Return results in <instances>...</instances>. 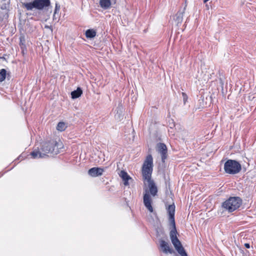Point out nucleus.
Returning <instances> with one entry per match:
<instances>
[{
    "mask_svg": "<svg viewBox=\"0 0 256 256\" xmlns=\"http://www.w3.org/2000/svg\"><path fill=\"white\" fill-rule=\"evenodd\" d=\"M153 158L151 154H148L144 161L142 166V175L143 179L148 182L149 192L153 196L158 193V188L154 181L152 180L153 170Z\"/></svg>",
    "mask_w": 256,
    "mask_h": 256,
    "instance_id": "f257e3e1",
    "label": "nucleus"
},
{
    "mask_svg": "<svg viewBox=\"0 0 256 256\" xmlns=\"http://www.w3.org/2000/svg\"><path fill=\"white\" fill-rule=\"evenodd\" d=\"M242 202L238 196L230 197L222 203V206L229 212H232L240 206Z\"/></svg>",
    "mask_w": 256,
    "mask_h": 256,
    "instance_id": "f03ea898",
    "label": "nucleus"
},
{
    "mask_svg": "<svg viewBox=\"0 0 256 256\" xmlns=\"http://www.w3.org/2000/svg\"><path fill=\"white\" fill-rule=\"evenodd\" d=\"M167 212L169 216V222L170 224L172 227V230L170 232V238L172 240H176L178 239L176 234L177 230L176 226L175 220H174V214H175V205L174 204H170L166 208Z\"/></svg>",
    "mask_w": 256,
    "mask_h": 256,
    "instance_id": "7ed1b4c3",
    "label": "nucleus"
},
{
    "mask_svg": "<svg viewBox=\"0 0 256 256\" xmlns=\"http://www.w3.org/2000/svg\"><path fill=\"white\" fill-rule=\"evenodd\" d=\"M224 170L226 174H234L241 170L242 166L236 160H228L224 163Z\"/></svg>",
    "mask_w": 256,
    "mask_h": 256,
    "instance_id": "20e7f679",
    "label": "nucleus"
},
{
    "mask_svg": "<svg viewBox=\"0 0 256 256\" xmlns=\"http://www.w3.org/2000/svg\"><path fill=\"white\" fill-rule=\"evenodd\" d=\"M58 146V144L56 141L52 140L44 143L41 148V150L44 156L49 153L57 154L59 153Z\"/></svg>",
    "mask_w": 256,
    "mask_h": 256,
    "instance_id": "39448f33",
    "label": "nucleus"
},
{
    "mask_svg": "<svg viewBox=\"0 0 256 256\" xmlns=\"http://www.w3.org/2000/svg\"><path fill=\"white\" fill-rule=\"evenodd\" d=\"M156 149L161 155L162 162H164L168 157V149L166 145L164 143L159 142L156 144Z\"/></svg>",
    "mask_w": 256,
    "mask_h": 256,
    "instance_id": "423d86ee",
    "label": "nucleus"
},
{
    "mask_svg": "<svg viewBox=\"0 0 256 256\" xmlns=\"http://www.w3.org/2000/svg\"><path fill=\"white\" fill-rule=\"evenodd\" d=\"M172 242L173 244L175 249L181 256H188L184 248L182 246L180 242L178 239H177L176 240H172Z\"/></svg>",
    "mask_w": 256,
    "mask_h": 256,
    "instance_id": "0eeeda50",
    "label": "nucleus"
},
{
    "mask_svg": "<svg viewBox=\"0 0 256 256\" xmlns=\"http://www.w3.org/2000/svg\"><path fill=\"white\" fill-rule=\"evenodd\" d=\"M152 200L148 192L144 194V206L151 212H153V208L152 206Z\"/></svg>",
    "mask_w": 256,
    "mask_h": 256,
    "instance_id": "6e6552de",
    "label": "nucleus"
},
{
    "mask_svg": "<svg viewBox=\"0 0 256 256\" xmlns=\"http://www.w3.org/2000/svg\"><path fill=\"white\" fill-rule=\"evenodd\" d=\"M104 170L100 168L94 167L88 171V174L92 177H96L102 174Z\"/></svg>",
    "mask_w": 256,
    "mask_h": 256,
    "instance_id": "1a4fd4ad",
    "label": "nucleus"
},
{
    "mask_svg": "<svg viewBox=\"0 0 256 256\" xmlns=\"http://www.w3.org/2000/svg\"><path fill=\"white\" fill-rule=\"evenodd\" d=\"M38 10H42L44 8L48 7L50 4V0H35Z\"/></svg>",
    "mask_w": 256,
    "mask_h": 256,
    "instance_id": "9d476101",
    "label": "nucleus"
},
{
    "mask_svg": "<svg viewBox=\"0 0 256 256\" xmlns=\"http://www.w3.org/2000/svg\"><path fill=\"white\" fill-rule=\"evenodd\" d=\"M160 246L162 249V252L165 253L172 254V250L170 248L168 244L164 240H160Z\"/></svg>",
    "mask_w": 256,
    "mask_h": 256,
    "instance_id": "9b49d317",
    "label": "nucleus"
},
{
    "mask_svg": "<svg viewBox=\"0 0 256 256\" xmlns=\"http://www.w3.org/2000/svg\"><path fill=\"white\" fill-rule=\"evenodd\" d=\"M22 5L27 10H32L34 8L38 10V6L35 0L30 2H23Z\"/></svg>",
    "mask_w": 256,
    "mask_h": 256,
    "instance_id": "f8f14e48",
    "label": "nucleus"
},
{
    "mask_svg": "<svg viewBox=\"0 0 256 256\" xmlns=\"http://www.w3.org/2000/svg\"><path fill=\"white\" fill-rule=\"evenodd\" d=\"M184 9L182 11L179 10L176 14L174 20L176 22V24L178 26L179 24H181L183 20L184 14Z\"/></svg>",
    "mask_w": 256,
    "mask_h": 256,
    "instance_id": "ddd939ff",
    "label": "nucleus"
},
{
    "mask_svg": "<svg viewBox=\"0 0 256 256\" xmlns=\"http://www.w3.org/2000/svg\"><path fill=\"white\" fill-rule=\"evenodd\" d=\"M99 4L100 7L104 10L109 8L112 4L110 0H100Z\"/></svg>",
    "mask_w": 256,
    "mask_h": 256,
    "instance_id": "4468645a",
    "label": "nucleus"
},
{
    "mask_svg": "<svg viewBox=\"0 0 256 256\" xmlns=\"http://www.w3.org/2000/svg\"><path fill=\"white\" fill-rule=\"evenodd\" d=\"M120 177L122 178V180L124 181V184L125 186H127L128 184V180L131 178L130 176L128 174V173L124 170H122L120 172Z\"/></svg>",
    "mask_w": 256,
    "mask_h": 256,
    "instance_id": "2eb2a0df",
    "label": "nucleus"
},
{
    "mask_svg": "<svg viewBox=\"0 0 256 256\" xmlns=\"http://www.w3.org/2000/svg\"><path fill=\"white\" fill-rule=\"evenodd\" d=\"M82 94V88L80 87H78L76 90H74L71 92V96L72 99H76L80 96Z\"/></svg>",
    "mask_w": 256,
    "mask_h": 256,
    "instance_id": "dca6fc26",
    "label": "nucleus"
},
{
    "mask_svg": "<svg viewBox=\"0 0 256 256\" xmlns=\"http://www.w3.org/2000/svg\"><path fill=\"white\" fill-rule=\"evenodd\" d=\"M86 36L88 38H92L96 36V32L94 29H88L86 32Z\"/></svg>",
    "mask_w": 256,
    "mask_h": 256,
    "instance_id": "f3484780",
    "label": "nucleus"
},
{
    "mask_svg": "<svg viewBox=\"0 0 256 256\" xmlns=\"http://www.w3.org/2000/svg\"><path fill=\"white\" fill-rule=\"evenodd\" d=\"M30 155L33 158H44L43 152H40L38 150H33L30 152Z\"/></svg>",
    "mask_w": 256,
    "mask_h": 256,
    "instance_id": "a211bd4d",
    "label": "nucleus"
},
{
    "mask_svg": "<svg viewBox=\"0 0 256 256\" xmlns=\"http://www.w3.org/2000/svg\"><path fill=\"white\" fill-rule=\"evenodd\" d=\"M66 126L65 122H59L56 126V130L60 132L64 131L66 128Z\"/></svg>",
    "mask_w": 256,
    "mask_h": 256,
    "instance_id": "6ab92c4d",
    "label": "nucleus"
},
{
    "mask_svg": "<svg viewBox=\"0 0 256 256\" xmlns=\"http://www.w3.org/2000/svg\"><path fill=\"white\" fill-rule=\"evenodd\" d=\"M6 70L2 68L0 70V82L4 81L6 78Z\"/></svg>",
    "mask_w": 256,
    "mask_h": 256,
    "instance_id": "aec40b11",
    "label": "nucleus"
},
{
    "mask_svg": "<svg viewBox=\"0 0 256 256\" xmlns=\"http://www.w3.org/2000/svg\"><path fill=\"white\" fill-rule=\"evenodd\" d=\"M60 10V6H58V4H56V6H55V9H54V18L56 16V14L57 12H58Z\"/></svg>",
    "mask_w": 256,
    "mask_h": 256,
    "instance_id": "412c9836",
    "label": "nucleus"
},
{
    "mask_svg": "<svg viewBox=\"0 0 256 256\" xmlns=\"http://www.w3.org/2000/svg\"><path fill=\"white\" fill-rule=\"evenodd\" d=\"M182 96H184V103H186V100H187V96L186 95V94L184 92H182Z\"/></svg>",
    "mask_w": 256,
    "mask_h": 256,
    "instance_id": "4be33fe9",
    "label": "nucleus"
},
{
    "mask_svg": "<svg viewBox=\"0 0 256 256\" xmlns=\"http://www.w3.org/2000/svg\"><path fill=\"white\" fill-rule=\"evenodd\" d=\"M244 246H245V247H246V248H250V244H248V243H246V244H244Z\"/></svg>",
    "mask_w": 256,
    "mask_h": 256,
    "instance_id": "5701e85b",
    "label": "nucleus"
},
{
    "mask_svg": "<svg viewBox=\"0 0 256 256\" xmlns=\"http://www.w3.org/2000/svg\"><path fill=\"white\" fill-rule=\"evenodd\" d=\"M53 19H54H54H56V16H55L54 18H53Z\"/></svg>",
    "mask_w": 256,
    "mask_h": 256,
    "instance_id": "b1692460",
    "label": "nucleus"
},
{
    "mask_svg": "<svg viewBox=\"0 0 256 256\" xmlns=\"http://www.w3.org/2000/svg\"><path fill=\"white\" fill-rule=\"evenodd\" d=\"M20 157H21V156H19V157L18 158V159H19Z\"/></svg>",
    "mask_w": 256,
    "mask_h": 256,
    "instance_id": "393cba45",
    "label": "nucleus"
}]
</instances>
